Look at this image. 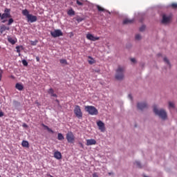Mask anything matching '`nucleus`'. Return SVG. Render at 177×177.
I'll use <instances>...</instances> for the list:
<instances>
[{"label": "nucleus", "mask_w": 177, "mask_h": 177, "mask_svg": "<svg viewBox=\"0 0 177 177\" xmlns=\"http://www.w3.org/2000/svg\"><path fill=\"white\" fill-rule=\"evenodd\" d=\"M133 23V19H125L123 21V24H132Z\"/></svg>", "instance_id": "19"}, {"label": "nucleus", "mask_w": 177, "mask_h": 177, "mask_svg": "<svg viewBox=\"0 0 177 177\" xmlns=\"http://www.w3.org/2000/svg\"><path fill=\"white\" fill-rule=\"evenodd\" d=\"M171 6L173 9H177V3H171Z\"/></svg>", "instance_id": "31"}, {"label": "nucleus", "mask_w": 177, "mask_h": 177, "mask_svg": "<svg viewBox=\"0 0 177 177\" xmlns=\"http://www.w3.org/2000/svg\"><path fill=\"white\" fill-rule=\"evenodd\" d=\"M88 58H89V59H92V57H88Z\"/></svg>", "instance_id": "51"}, {"label": "nucleus", "mask_w": 177, "mask_h": 177, "mask_svg": "<svg viewBox=\"0 0 177 177\" xmlns=\"http://www.w3.org/2000/svg\"><path fill=\"white\" fill-rule=\"evenodd\" d=\"M10 17H12V15H10V9L5 8L4 13L1 15L2 23H6V20H4V19H10Z\"/></svg>", "instance_id": "5"}, {"label": "nucleus", "mask_w": 177, "mask_h": 177, "mask_svg": "<svg viewBox=\"0 0 177 177\" xmlns=\"http://www.w3.org/2000/svg\"><path fill=\"white\" fill-rule=\"evenodd\" d=\"M93 63H95V60H93V59H92L91 60L88 61V64H93Z\"/></svg>", "instance_id": "36"}, {"label": "nucleus", "mask_w": 177, "mask_h": 177, "mask_svg": "<svg viewBox=\"0 0 177 177\" xmlns=\"http://www.w3.org/2000/svg\"><path fill=\"white\" fill-rule=\"evenodd\" d=\"M0 177H2V176L0 175Z\"/></svg>", "instance_id": "52"}, {"label": "nucleus", "mask_w": 177, "mask_h": 177, "mask_svg": "<svg viewBox=\"0 0 177 177\" xmlns=\"http://www.w3.org/2000/svg\"><path fill=\"white\" fill-rule=\"evenodd\" d=\"M54 158L57 160H62V153H60L59 151H56L54 153Z\"/></svg>", "instance_id": "16"}, {"label": "nucleus", "mask_w": 177, "mask_h": 177, "mask_svg": "<svg viewBox=\"0 0 177 177\" xmlns=\"http://www.w3.org/2000/svg\"><path fill=\"white\" fill-rule=\"evenodd\" d=\"M22 15L24 16H26L28 21H30V23H35V21L38 20V18L37 17V16L30 14V12H28V10L27 9L22 10Z\"/></svg>", "instance_id": "2"}, {"label": "nucleus", "mask_w": 177, "mask_h": 177, "mask_svg": "<svg viewBox=\"0 0 177 177\" xmlns=\"http://www.w3.org/2000/svg\"><path fill=\"white\" fill-rule=\"evenodd\" d=\"M83 20H84V19H82V18H78V19H77V21H79V22H81V21H82Z\"/></svg>", "instance_id": "41"}, {"label": "nucleus", "mask_w": 177, "mask_h": 177, "mask_svg": "<svg viewBox=\"0 0 177 177\" xmlns=\"http://www.w3.org/2000/svg\"><path fill=\"white\" fill-rule=\"evenodd\" d=\"M57 139L58 140H64V136H63V134H62V133H59L57 134Z\"/></svg>", "instance_id": "23"}, {"label": "nucleus", "mask_w": 177, "mask_h": 177, "mask_svg": "<svg viewBox=\"0 0 177 177\" xmlns=\"http://www.w3.org/2000/svg\"><path fill=\"white\" fill-rule=\"evenodd\" d=\"M37 42H38V41H31V45L35 46V45H37Z\"/></svg>", "instance_id": "39"}, {"label": "nucleus", "mask_w": 177, "mask_h": 177, "mask_svg": "<svg viewBox=\"0 0 177 177\" xmlns=\"http://www.w3.org/2000/svg\"><path fill=\"white\" fill-rule=\"evenodd\" d=\"M136 165L138 167V168H142V166L140 165V162H135Z\"/></svg>", "instance_id": "35"}, {"label": "nucleus", "mask_w": 177, "mask_h": 177, "mask_svg": "<svg viewBox=\"0 0 177 177\" xmlns=\"http://www.w3.org/2000/svg\"><path fill=\"white\" fill-rule=\"evenodd\" d=\"M0 117H3V112L2 110H0Z\"/></svg>", "instance_id": "40"}, {"label": "nucleus", "mask_w": 177, "mask_h": 177, "mask_svg": "<svg viewBox=\"0 0 177 177\" xmlns=\"http://www.w3.org/2000/svg\"><path fill=\"white\" fill-rule=\"evenodd\" d=\"M36 60H37V62H39V57H37Z\"/></svg>", "instance_id": "46"}, {"label": "nucleus", "mask_w": 177, "mask_h": 177, "mask_svg": "<svg viewBox=\"0 0 177 177\" xmlns=\"http://www.w3.org/2000/svg\"><path fill=\"white\" fill-rule=\"evenodd\" d=\"M20 48H21V49H23V46H17L16 47L17 53H20Z\"/></svg>", "instance_id": "29"}, {"label": "nucleus", "mask_w": 177, "mask_h": 177, "mask_svg": "<svg viewBox=\"0 0 177 177\" xmlns=\"http://www.w3.org/2000/svg\"><path fill=\"white\" fill-rule=\"evenodd\" d=\"M21 145L23 147H30V144L28 141L23 140L21 142Z\"/></svg>", "instance_id": "20"}, {"label": "nucleus", "mask_w": 177, "mask_h": 177, "mask_svg": "<svg viewBox=\"0 0 177 177\" xmlns=\"http://www.w3.org/2000/svg\"><path fill=\"white\" fill-rule=\"evenodd\" d=\"M50 35L53 37V38H57L58 37H63V32L60 29H56L54 31L50 32Z\"/></svg>", "instance_id": "8"}, {"label": "nucleus", "mask_w": 177, "mask_h": 177, "mask_svg": "<svg viewBox=\"0 0 177 177\" xmlns=\"http://www.w3.org/2000/svg\"><path fill=\"white\" fill-rule=\"evenodd\" d=\"M125 73V67L119 66L118 69L116 70V73L115 75V80L118 81H122L124 80L125 75L124 73Z\"/></svg>", "instance_id": "1"}, {"label": "nucleus", "mask_w": 177, "mask_h": 177, "mask_svg": "<svg viewBox=\"0 0 177 177\" xmlns=\"http://www.w3.org/2000/svg\"><path fill=\"white\" fill-rule=\"evenodd\" d=\"M2 74H3V71H2L1 70L0 71V81L1 80H2Z\"/></svg>", "instance_id": "37"}, {"label": "nucleus", "mask_w": 177, "mask_h": 177, "mask_svg": "<svg viewBox=\"0 0 177 177\" xmlns=\"http://www.w3.org/2000/svg\"><path fill=\"white\" fill-rule=\"evenodd\" d=\"M171 19H172V16L171 15L167 16L166 15H163L162 23L163 24H168V23L171 21Z\"/></svg>", "instance_id": "10"}, {"label": "nucleus", "mask_w": 177, "mask_h": 177, "mask_svg": "<svg viewBox=\"0 0 177 177\" xmlns=\"http://www.w3.org/2000/svg\"><path fill=\"white\" fill-rule=\"evenodd\" d=\"M73 111L74 114L77 118H79V120H81V118H82V111H81V106H80V105H75Z\"/></svg>", "instance_id": "6"}, {"label": "nucleus", "mask_w": 177, "mask_h": 177, "mask_svg": "<svg viewBox=\"0 0 177 177\" xmlns=\"http://www.w3.org/2000/svg\"><path fill=\"white\" fill-rule=\"evenodd\" d=\"M55 102H57L58 104L60 103V102L59 101V100H55Z\"/></svg>", "instance_id": "47"}, {"label": "nucleus", "mask_w": 177, "mask_h": 177, "mask_svg": "<svg viewBox=\"0 0 177 177\" xmlns=\"http://www.w3.org/2000/svg\"><path fill=\"white\" fill-rule=\"evenodd\" d=\"M68 16H74L75 15V11H74L73 9L68 10Z\"/></svg>", "instance_id": "22"}, {"label": "nucleus", "mask_w": 177, "mask_h": 177, "mask_svg": "<svg viewBox=\"0 0 177 177\" xmlns=\"http://www.w3.org/2000/svg\"><path fill=\"white\" fill-rule=\"evenodd\" d=\"M66 140L68 143H74L75 142V136L71 131H68L66 133Z\"/></svg>", "instance_id": "7"}, {"label": "nucleus", "mask_w": 177, "mask_h": 177, "mask_svg": "<svg viewBox=\"0 0 177 177\" xmlns=\"http://www.w3.org/2000/svg\"><path fill=\"white\" fill-rule=\"evenodd\" d=\"M44 128H45V129H46L48 131V132H50V133H55V132L53 131V130H52L50 128H49V127L45 125V124H42Z\"/></svg>", "instance_id": "21"}, {"label": "nucleus", "mask_w": 177, "mask_h": 177, "mask_svg": "<svg viewBox=\"0 0 177 177\" xmlns=\"http://www.w3.org/2000/svg\"><path fill=\"white\" fill-rule=\"evenodd\" d=\"M129 97L131 100H132V95L131 94L129 95Z\"/></svg>", "instance_id": "45"}, {"label": "nucleus", "mask_w": 177, "mask_h": 177, "mask_svg": "<svg viewBox=\"0 0 177 177\" xmlns=\"http://www.w3.org/2000/svg\"><path fill=\"white\" fill-rule=\"evenodd\" d=\"M84 110L91 115H97L99 114V111L93 106H86Z\"/></svg>", "instance_id": "4"}, {"label": "nucleus", "mask_w": 177, "mask_h": 177, "mask_svg": "<svg viewBox=\"0 0 177 177\" xmlns=\"http://www.w3.org/2000/svg\"><path fill=\"white\" fill-rule=\"evenodd\" d=\"M18 56H21V54L20 53V52L19 53H18Z\"/></svg>", "instance_id": "50"}, {"label": "nucleus", "mask_w": 177, "mask_h": 177, "mask_svg": "<svg viewBox=\"0 0 177 177\" xmlns=\"http://www.w3.org/2000/svg\"><path fill=\"white\" fill-rule=\"evenodd\" d=\"M48 93H49V95L53 97H57V95L55 93V90H53V88L48 89Z\"/></svg>", "instance_id": "17"}, {"label": "nucleus", "mask_w": 177, "mask_h": 177, "mask_svg": "<svg viewBox=\"0 0 177 177\" xmlns=\"http://www.w3.org/2000/svg\"><path fill=\"white\" fill-rule=\"evenodd\" d=\"M131 62L132 63H136V59L135 58H131Z\"/></svg>", "instance_id": "38"}, {"label": "nucleus", "mask_w": 177, "mask_h": 177, "mask_svg": "<svg viewBox=\"0 0 177 177\" xmlns=\"http://www.w3.org/2000/svg\"><path fill=\"white\" fill-rule=\"evenodd\" d=\"M164 62H165V63H166L167 64H168L169 66H171V64L169 63V60H168V58L165 57V58H164Z\"/></svg>", "instance_id": "33"}, {"label": "nucleus", "mask_w": 177, "mask_h": 177, "mask_svg": "<svg viewBox=\"0 0 177 177\" xmlns=\"http://www.w3.org/2000/svg\"><path fill=\"white\" fill-rule=\"evenodd\" d=\"M97 125L99 129H100L101 132H104L106 129L104 127V123H103L102 120H99L98 122H97Z\"/></svg>", "instance_id": "11"}, {"label": "nucleus", "mask_w": 177, "mask_h": 177, "mask_svg": "<svg viewBox=\"0 0 177 177\" xmlns=\"http://www.w3.org/2000/svg\"><path fill=\"white\" fill-rule=\"evenodd\" d=\"M169 109H175V104L172 102H169Z\"/></svg>", "instance_id": "25"}, {"label": "nucleus", "mask_w": 177, "mask_h": 177, "mask_svg": "<svg viewBox=\"0 0 177 177\" xmlns=\"http://www.w3.org/2000/svg\"><path fill=\"white\" fill-rule=\"evenodd\" d=\"M153 113L156 115H158L162 120H167V112L164 109H158L157 106L153 107Z\"/></svg>", "instance_id": "3"}, {"label": "nucleus", "mask_w": 177, "mask_h": 177, "mask_svg": "<svg viewBox=\"0 0 177 177\" xmlns=\"http://www.w3.org/2000/svg\"><path fill=\"white\" fill-rule=\"evenodd\" d=\"M142 39V37L140 36V35L138 34L136 35V39L139 41V39Z\"/></svg>", "instance_id": "34"}, {"label": "nucleus", "mask_w": 177, "mask_h": 177, "mask_svg": "<svg viewBox=\"0 0 177 177\" xmlns=\"http://www.w3.org/2000/svg\"><path fill=\"white\" fill-rule=\"evenodd\" d=\"M6 30H7L8 31H9L10 28L8 27V26H5V25H1V26H0V32H1V34H3V32H4V31H6Z\"/></svg>", "instance_id": "15"}, {"label": "nucleus", "mask_w": 177, "mask_h": 177, "mask_svg": "<svg viewBox=\"0 0 177 177\" xmlns=\"http://www.w3.org/2000/svg\"><path fill=\"white\" fill-rule=\"evenodd\" d=\"M22 64L24 66H25V67H27V66H28V62H27V61L26 59H23L22 60Z\"/></svg>", "instance_id": "30"}, {"label": "nucleus", "mask_w": 177, "mask_h": 177, "mask_svg": "<svg viewBox=\"0 0 177 177\" xmlns=\"http://www.w3.org/2000/svg\"><path fill=\"white\" fill-rule=\"evenodd\" d=\"M14 21L15 20L13 19V18L9 19L8 22V26H11L12 24H13Z\"/></svg>", "instance_id": "26"}, {"label": "nucleus", "mask_w": 177, "mask_h": 177, "mask_svg": "<svg viewBox=\"0 0 177 177\" xmlns=\"http://www.w3.org/2000/svg\"><path fill=\"white\" fill-rule=\"evenodd\" d=\"M93 177H99V176H97V174L96 173H94L93 174Z\"/></svg>", "instance_id": "44"}, {"label": "nucleus", "mask_w": 177, "mask_h": 177, "mask_svg": "<svg viewBox=\"0 0 177 177\" xmlns=\"http://www.w3.org/2000/svg\"><path fill=\"white\" fill-rule=\"evenodd\" d=\"M86 38L87 39H88V41H99L100 39V37H95V36H93V35H92L91 33H87Z\"/></svg>", "instance_id": "9"}, {"label": "nucleus", "mask_w": 177, "mask_h": 177, "mask_svg": "<svg viewBox=\"0 0 177 177\" xmlns=\"http://www.w3.org/2000/svg\"><path fill=\"white\" fill-rule=\"evenodd\" d=\"M79 145L82 149H84V144H82V142H80Z\"/></svg>", "instance_id": "42"}, {"label": "nucleus", "mask_w": 177, "mask_h": 177, "mask_svg": "<svg viewBox=\"0 0 177 177\" xmlns=\"http://www.w3.org/2000/svg\"><path fill=\"white\" fill-rule=\"evenodd\" d=\"M86 146H92L93 145H96V141L95 139H88L86 140Z\"/></svg>", "instance_id": "14"}, {"label": "nucleus", "mask_w": 177, "mask_h": 177, "mask_svg": "<svg viewBox=\"0 0 177 177\" xmlns=\"http://www.w3.org/2000/svg\"><path fill=\"white\" fill-rule=\"evenodd\" d=\"M97 9L98 12H104V10H105L104 8H103L100 6H97Z\"/></svg>", "instance_id": "27"}, {"label": "nucleus", "mask_w": 177, "mask_h": 177, "mask_svg": "<svg viewBox=\"0 0 177 177\" xmlns=\"http://www.w3.org/2000/svg\"><path fill=\"white\" fill-rule=\"evenodd\" d=\"M145 30H146V26L142 25V26L140 28V31H141V32H142V31H144Z\"/></svg>", "instance_id": "32"}, {"label": "nucleus", "mask_w": 177, "mask_h": 177, "mask_svg": "<svg viewBox=\"0 0 177 177\" xmlns=\"http://www.w3.org/2000/svg\"><path fill=\"white\" fill-rule=\"evenodd\" d=\"M8 41L11 44V45H15V44H16V42H17V38H12L10 36H8Z\"/></svg>", "instance_id": "13"}, {"label": "nucleus", "mask_w": 177, "mask_h": 177, "mask_svg": "<svg viewBox=\"0 0 177 177\" xmlns=\"http://www.w3.org/2000/svg\"><path fill=\"white\" fill-rule=\"evenodd\" d=\"M16 89H18V91H21L22 89H24V86H23V84L20 83H17L15 85Z\"/></svg>", "instance_id": "18"}, {"label": "nucleus", "mask_w": 177, "mask_h": 177, "mask_svg": "<svg viewBox=\"0 0 177 177\" xmlns=\"http://www.w3.org/2000/svg\"><path fill=\"white\" fill-rule=\"evenodd\" d=\"M23 127H24V128H27V124H24L23 125Z\"/></svg>", "instance_id": "48"}, {"label": "nucleus", "mask_w": 177, "mask_h": 177, "mask_svg": "<svg viewBox=\"0 0 177 177\" xmlns=\"http://www.w3.org/2000/svg\"><path fill=\"white\" fill-rule=\"evenodd\" d=\"M59 62L61 63V64H68L67 63V60L64 59H62L59 60Z\"/></svg>", "instance_id": "28"}, {"label": "nucleus", "mask_w": 177, "mask_h": 177, "mask_svg": "<svg viewBox=\"0 0 177 177\" xmlns=\"http://www.w3.org/2000/svg\"><path fill=\"white\" fill-rule=\"evenodd\" d=\"M71 37H74V33L73 32H70V38H71Z\"/></svg>", "instance_id": "43"}, {"label": "nucleus", "mask_w": 177, "mask_h": 177, "mask_svg": "<svg viewBox=\"0 0 177 177\" xmlns=\"http://www.w3.org/2000/svg\"><path fill=\"white\" fill-rule=\"evenodd\" d=\"M0 19H1V20H2V14L1 13H0Z\"/></svg>", "instance_id": "49"}, {"label": "nucleus", "mask_w": 177, "mask_h": 177, "mask_svg": "<svg viewBox=\"0 0 177 177\" xmlns=\"http://www.w3.org/2000/svg\"><path fill=\"white\" fill-rule=\"evenodd\" d=\"M137 107L139 110H145V109H147V104L146 102H139Z\"/></svg>", "instance_id": "12"}, {"label": "nucleus", "mask_w": 177, "mask_h": 177, "mask_svg": "<svg viewBox=\"0 0 177 177\" xmlns=\"http://www.w3.org/2000/svg\"><path fill=\"white\" fill-rule=\"evenodd\" d=\"M76 3H77V5H78V6H84V1L83 0H77Z\"/></svg>", "instance_id": "24"}]
</instances>
